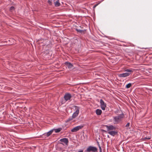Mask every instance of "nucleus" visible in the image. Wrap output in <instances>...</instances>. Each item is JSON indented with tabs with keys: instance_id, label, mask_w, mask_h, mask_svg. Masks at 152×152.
I'll return each instance as SVG.
<instances>
[{
	"instance_id": "nucleus-10",
	"label": "nucleus",
	"mask_w": 152,
	"mask_h": 152,
	"mask_svg": "<svg viewBox=\"0 0 152 152\" xmlns=\"http://www.w3.org/2000/svg\"><path fill=\"white\" fill-rule=\"evenodd\" d=\"M108 133L112 136H114L115 135L117 134V132H116L115 131H110L109 132H108Z\"/></svg>"
},
{
	"instance_id": "nucleus-25",
	"label": "nucleus",
	"mask_w": 152,
	"mask_h": 152,
	"mask_svg": "<svg viewBox=\"0 0 152 152\" xmlns=\"http://www.w3.org/2000/svg\"><path fill=\"white\" fill-rule=\"evenodd\" d=\"M104 0H101L100 1H99L98 2V4H100Z\"/></svg>"
},
{
	"instance_id": "nucleus-29",
	"label": "nucleus",
	"mask_w": 152,
	"mask_h": 152,
	"mask_svg": "<svg viewBox=\"0 0 152 152\" xmlns=\"http://www.w3.org/2000/svg\"><path fill=\"white\" fill-rule=\"evenodd\" d=\"M99 149L100 150V151H101V152H102V149H101V147H99Z\"/></svg>"
},
{
	"instance_id": "nucleus-14",
	"label": "nucleus",
	"mask_w": 152,
	"mask_h": 152,
	"mask_svg": "<svg viewBox=\"0 0 152 152\" xmlns=\"http://www.w3.org/2000/svg\"><path fill=\"white\" fill-rule=\"evenodd\" d=\"M132 86V84L131 83H129L127 84L125 86V88H129L130 87Z\"/></svg>"
},
{
	"instance_id": "nucleus-23",
	"label": "nucleus",
	"mask_w": 152,
	"mask_h": 152,
	"mask_svg": "<svg viewBox=\"0 0 152 152\" xmlns=\"http://www.w3.org/2000/svg\"><path fill=\"white\" fill-rule=\"evenodd\" d=\"M129 125H130V123H128L126 125V127H128L129 126Z\"/></svg>"
},
{
	"instance_id": "nucleus-5",
	"label": "nucleus",
	"mask_w": 152,
	"mask_h": 152,
	"mask_svg": "<svg viewBox=\"0 0 152 152\" xmlns=\"http://www.w3.org/2000/svg\"><path fill=\"white\" fill-rule=\"evenodd\" d=\"M75 107L76 111L73 114L72 117L73 118H76L78 115L79 113V110L78 107L76 106H75Z\"/></svg>"
},
{
	"instance_id": "nucleus-12",
	"label": "nucleus",
	"mask_w": 152,
	"mask_h": 152,
	"mask_svg": "<svg viewBox=\"0 0 152 152\" xmlns=\"http://www.w3.org/2000/svg\"><path fill=\"white\" fill-rule=\"evenodd\" d=\"M102 113V111L101 110L97 109L96 110V113L97 115H100Z\"/></svg>"
},
{
	"instance_id": "nucleus-16",
	"label": "nucleus",
	"mask_w": 152,
	"mask_h": 152,
	"mask_svg": "<svg viewBox=\"0 0 152 152\" xmlns=\"http://www.w3.org/2000/svg\"><path fill=\"white\" fill-rule=\"evenodd\" d=\"M125 72H126L127 73H129L131 74V72H132V71L131 69H126L125 70Z\"/></svg>"
},
{
	"instance_id": "nucleus-22",
	"label": "nucleus",
	"mask_w": 152,
	"mask_h": 152,
	"mask_svg": "<svg viewBox=\"0 0 152 152\" xmlns=\"http://www.w3.org/2000/svg\"><path fill=\"white\" fill-rule=\"evenodd\" d=\"M50 135H51V134L49 132H48L47 133L46 135L48 137Z\"/></svg>"
},
{
	"instance_id": "nucleus-24",
	"label": "nucleus",
	"mask_w": 152,
	"mask_h": 152,
	"mask_svg": "<svg viewBox=\"0 0 152 152\" xmlns=\"http://www.w3.org/2000/svg\"><path fill=\"white\" fill-rule=\"evenodd\" d=\"M54 130V129H52V130H50V131H49V132H50V134H51L53 132Z\"/></svg>"
},
{
	"instance_id": "nucleus-8",
	"label": "nucleus",
	"mask_w": 152,
	"mask_h": 152,
	"mask_svg": "<svg viewBox=\"0 0 152 152\" xmlns=\"http://www.w3.org/2000/svg\"><path fill=\"white\" fill-rule=\"evenodd\" d=\"M105 126L107 129V130H112L115 129V127L113 125H110L108 126L107 125Z\"/></svg>"
},
{
	"instance_id": "nucleus-11",
	"label": "nucleus",
	"mask_w": 152,
	"mask_h": 152,
	"mask_svg": "<svg viewBox=\"0 0 152 152\" xmlns=\"http://www.w3.org/2000/svg\"><path fill=\"white\" fill-rule=\"evenodd\" d=\"M55 6L56 7H58L60 6L61 4L59 2V0H57L56 2H54Z\"/></svg>"
},
{
	"instance_id": "nucleus-20",
	"label": "nucleus",
	"mask_w": 152,
	"mask_h": 152,
	"mask_svg": "<svg viewBox=\"0 0 152 152\" xmlns=\"http://www.w3.org/2000/svg\"><path fill=\"white\" fill-rule=\"evenodd\" d=\"M48 2L50 5H51L52 4V1L51 0H48Z\"/></svg>"
},
{
	"instance_id": "nucleus-19",
	"label": "nucleus",
	"mask_w": 152,
	"mask_h": 152,
	"mask_svg": "<svg viewBox=\"0 0 152 152\" xmlns=\"http://www.w3.org/2000/svg\"><path fill=\"white\" fill-rule=\"evenodd\" d=\"M15 7L13 6H12L10 7V11H12L13 10H14Z\"/></svg>"
},
{
	"instance_id": "nucleus-27",
	"label": "nucleus",
	"mask_w": 152,
	"mask_h": 152,
	"mask_svg": "<svg viewBox=\"0 0 152 152\" xmlns=\"http://www.w3.org/2000/svg\"><path fill=\"white\" fill-rule=\"evenodd\" d=\"M101 131L103 132H106V131L104 129H102Z\"/></svg>"
},
{
	"instance_id": "nucleus-26",
	"label": "nucleus",
	"mask_w": 152,
	"mask_h": 152,
	"mask_svg": "<svg viewBox=\"0 0 152 152\" xmlns=\"http://www.w3.org/2000/svg\"><path fill=\"white\" fill-rule=\"evenodd\" d=\"M104 0H101L100 1H99L98 2V4H100Z\"/></svg>"
},
{
	"instance_id": "nucleus-17",
	"label": "nucleus",
	"mask_w": 152,
	"mask_h": 152,
	"mask_svg": "<svg viewBox=\"0 0 152 152\" xmlns=\"http://www.w3.org/2000/svg\"><path fill=\"white\" fill-rule=\"evenodd\" d=\"M101 107L102 110H104L105 109L106 105H101Z\"/></svg>"
},
{
	"instance_id": "nucleus-7",
	"label": "nucleus",
	"mask_w": 152,
	"mask_h": 152,
	"mask_svg": "<svg viewBox=\"0 0 152 152\" xmlns=\"http://www.w3.org/2000/svg\"><path fill=\"white\" fill-rule=\"evenodd\" d=\"M65 64L66 66V67L69 69H71L73 66V65L72 63L67 61L65 62Z\"/></svg>"
},
{
	"instance_id": "nucleus-4",
	"label": "nucleus",
	"mask_w": 152,
	"mask_h": 152,
	"mask_svg": "<svg viewBox=\"0 0 152 152\" xmlns=\"http://www.w3.org/2000/svg\"><path fill=\"white\" fill-rule=\"evenodd\" d=\"M83 127V126L82 125L76 126L71 130V132H76L78 131L80 129H81Z\"/></svg>"
},
{
	"instance_id": "nucleus-3",
	"label": "nucleus",
	"mask_w": 152,
	"mask_h": 152,
	"mask_svg": "<svg viewBox=\"0 0 152 152\" xmlns=\"http://www.w3.org/2000/svg\"><path fill=\"white\" fill-rule=\"evenodd\" d=\"M123 117L124 115L122 114L114 117V119L116 122H117L120 121Z\"/></svg>"
},
{
	"instance_id": "nucleus-2",
	"label": "nucleus",
	"mask_w": 152,
	"mask_h": 152,
	"mask_svg": "<svg viewBox=\"0 0 152 152\" xmlns=\"http://www.w3.org/2000/svg\"><path fill=\"white\" fill-rule=\"evenodd\" d=\"M97 148L94 147L90 146L85 151L87 152H90L91 151L93 152H96L97 151Z\"/></svg>"
},
{
	"instance_id": "nucleus-1",
	"label": "nucleus",
	"mask_w": 152,
	"mask_h": 152,
	"mask_svg": "<svg viewBox=\"0 0 152 152\" xmlns=\"http://www.w3.org/2000/svg\"><path fill=\"white\" fill-rule=\"evenodd\" d=\"M72 97L71 94L69 93H66L64 95V97L61 99L60 102L62 104H67V102H69Z\"/></svg>"
},
{
	"instance_id": "nucleus-18",
	"label": "nucleus",
	"mask_w": 152,
	"mask_h": 152,
	"mask_svg": "<svg viewBox=\"0 0 152 152\" xmlns=\"http://www.w3.org/2000/svg\"><path fill=\"white\" fill-rule=\"evenodd\" d=\"M100 104H104V102L103 101V100L102 99H100Z\"/></svg>"
},
{
	"instance_id": "nucleus-6",
	"label": "nucleus",
	"mask_w": 152,
	"mask_h": 152,
	"mask_svg": "<svg viewBox=\"0 0 152 152\" xmlns=\"http://www.w3.org/2000/svg\"><path fill=\"white\" fill-rule=\"evenodd\" d=\"M131 74L129 73L125 72L118 75V76L120 77H125L128 76Z\"/></svg>"
},
{
	"instance_id": "nucleus-28",
	"label": "nucleus",
	"mask_w": 152,
	"mask_h": 152,
	"mask_svg": "<svg viewBox=\"0 0 152 152\" xmlns=\"http://www.w3.org/2000/svg\"><path fill=\"white\" fill-rule=\"evenodd\" d=\"M78 152H83V150H81L78 151Z\"/></svg>"
},
{
	"instance_id": "nucleus-13",
	"label": "nucleus",
	"mask_w": 152,
	"mask_h": 152,
	"mask_svg": "<svg viewBox=\"0 0 152 152\" xmlns=\"http://www.w3.org/2000/svg\"><path fill=\"white\" fill-rule=\"evenodd\" d=\"M75 30L77 31V32H78L80 33H82L84 31H86L85 29L84 30H81L77 28H75Z\"/></svg>"
},
{
	"instance_id": "nucleus-21",
	"label": "nucleus",
	"mask_w": 152,
	"mask_h": 152,
	"mask_svg": "<svg viewBox=\"0 0 152 152\" xmlns=\"http://www.w3.org/2000/svg\"><path fill=\"white\" fill-rule=\"evenodd\" d=\"M99 4H98V3L97 4H95V5H94L93 7V8L94 9Z\"/></svg>"
},
{
	"instance_id": "nucleus-15",
	"label": "nucleus",
	"mask_w": 152,
	"mask_h": 152,
	"mask_svg": "<svg viewBox=\"0 0 152 152\" xmlns=\"http://www.w3.org/2000/svg\"><path fill=\"white\" fill-rule=\"evenodd\" d=\"M61 128H59L58 129H54V130L55 131V132L58 133L61 130Z\"/></svg>"
},
{
	"instance_id": "nucleus-30",
	"label": "nucleus",
	"mask_w": 152,
	"mask_h": 152,
	"mask_svg": "<svg viewBox=\"0 0 152 152\" xmlns=\"http://www.w3.org/2000/svg\"><path fill=\"white\" fill-rule=\"evenodd\" d=\"M107 137H108V138H109V137H109V136L108 135H107Z\"/></svg>"
},
{
	"instance_id": "nucleus-31",
	"label": "nucleus",
	"mask_w": 152,
	"mask_h": 152,
	"mask_svg": "<svg viewBox=\"0 0 152 152\" xmlns=\"http://www.w3.org/2000/svg\"><path fill=\"white\" fill-rule=\"evenodd\" d=\"M61 144H63V143H61Z\"/></svg>"
},
{
	"instance_id": "nucleus-9",
	"label": "nucleus",
	"mask_w": 152,
	"mask_h": 152,
	"mask_svg": "<svg viewBox=\"0 0 152 152\" xmlns=\"http://www.w3.org/2000/svg\"><path fill=\"white\" fill-rule=\"evenodd\" d=\"M60 141L61 142H64L66 145H67L68 143V140L66 138H64L62 139H61L60 140Z\"/></svg>"
}]
</instances>
